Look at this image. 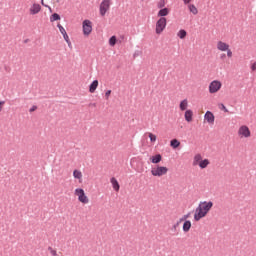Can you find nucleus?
I'll list each match as a JSON object with an SVG mask.
<instances>
[{
	"label": "nucleus",
	"mask_w": 256,
	"mask_h": 256,
	"mask_svg": "<svg viewBox=\"0 0 256 256\" xmlns=\"http://www.w3.org/2000/svg\"><path fill=\"white\" fill-rule=\"evenodd\" d=\"M28 42H29V39L24 40V43H28Z\"/></svg>",
	"instance_id": "49530a36"
},
{
	"label": "nucleus",
	"mask_w": 256,
	"mask_h": 256,
	"mask_svg": "<svg viewBox=\"0 0 256 256\" xmlns=\"http://www.w3.org/2000/svg\"><path fill=\"white\" fill-rule=\"evenodd\" d=\"M181 145V142L177 139H172L170 141V146H172L173 149H177Z\"/></svg>",
	"instance_id": "5701e85b"
},
{
	"label": "nucleus",
	"mask_w": 256,
	"mask_h": 256,
	"mask_svg": "<svg viewBox=\"0 0 256 256\" xmlns=\"http://www.w3.org/2000/svg\"><path fill=\"white\" fill-rule=\"evenodd\" d=\"M43 5V7H47V8H49V5H47V4H42Z\"/></svg>",
	"instance_id": "a18cd8bd"
},
{
	"label": "nucleus",
	"mask_w": 256,
	"mask_h": 256,
	"mask_svg": "<svg viewBox=\"0 0 256 256\" xmlns=\"http://www.w3.org/2000/svg\"><path fill=\"white\" fill-rule=\"evenodd\" d=\"M75 193H85V190H83L82 188H77L75 189Z\"/></svg>",
	"instance_id": "72a5a7b5"
},
{
	"label": "nucleus",
	"mask_w": 256,
	"mask_h": 256,
	"mask_svg": "<svg viewBox=\"0 0 256 256\" xmlns=\"http://www.w3.org/2000/svg\"><path fill=\"white\" fill-rule=\"evenodd\" d=\"M88 107H97V103H89Z\"/></svg>",
	"instance_id": "4c0bfd02"
},
{
	"label": "nucleus",
	"mask_w": 256,
	"mask_h": 256,
	"mask_svg": "<svg viewBox=\"0 0 256 256\" xmlns=\"http://www.w3.org/2000/svg\"><path fill=\"white\" fill-rule=\"evenodd\" d=\"M78 201H80V203H83L84 205H87V203H89V197H87L85 193H79Z\"/></svg>",
	"instance_id": "f8f14e48"
},
{
	"label": "nucleus",
	"mask_w": 256,
	"mask_h": 256,
	"mask_svg": "<svg viewBox=\"0 0 256 256\" xmlns=\"http://www.w3.org/2000/svg\"><path fill=\"white\" fill-rule=\"evenodd\" d=\"M201 161H203V157L201 156V154H196L194 156L193 165H199Z\"/></svg>",
	"instance_id": "6ab92c4d"
},
{
	"label": "nucleus",
	"mask_w": 256,
	"mask_h": 256,
	"mask_svg": "<svg viewBox=\"0 0 256 256\" xmlns=\"http://www.w3.org/2000/svg\"><path fill=\"white\" fill-rule=\"evenodd\" d=\"M48 9H49L50 13H53V9H51V6H48Z\"/></svg>",
	"instance_id": "37998d69"
},
{
	"label": "nucleus",
	"mask_w": 256,
	"mask_h": 256,
	"mask_svg": "<svg viewBox=\"0 0 256 256\" xmlns=\"http://www.w3.org/2000/svg\"><path fill=\"white\" fill-rule=\"evenodd\" d=\"M204 119L210 125H213V123H215V115L211 111H206V113L204 115Z\"/></svg>",
	"instance_id": "6e6552de"
},
{
	"label": "nucleus",
	"mask_w": 256,
	"mask_h": 256,
	"mask_svg": "<svg viewBox=\"0 0 256 256\" xmlns=\"http://www.w3.org/2000/svg\"><path fill=\"white\" fill-rule=\"evenodd\" d=\"M179 223H181V222L179 221V222H177L176 224H174L173 228H174V229H177V227H179Z\"/></svg>",
	"instance_id": "ea45409f"
},
{
	"label": "nucleus",
	"mask_w": 256,
	"mask_h": 256,
	"mask_svg": "<svg viewBox=\"0 0 256 256\" xmlns=\"http://www.w3.org/2000/svg\"><path fill=\"white\" fill-rule=\"evenodd\" d=\"M209 159H204L202 161H200V163L198 164L200 169H207L208 165H209Z\"/></svg>",
	"instance_id": "412c9836"
},
{
	"label": "nucleus",
	"mask_w": 256,
	"mask_h": 256,
	"mask_svg": "<svg viewBox=\"0 0 256 256\" xmlns=\"http://www.w3.org/2000/svg\"><path fill=\"white\" fill-rule=\"evenodd\" d=\"M227 57H233V52L231 51V49H227Z\"/></svg>",
	"instance_id": "473e14b6"
},
{
	"label": "nucleus",
	"mask_w": 256,
	"mask_h": 256,
	"mask_svg": "<svg viewBox=\"0 0 256 256\" xmlns=\"http://www.w3.org/2000/svg\"><path fill=\"white\" fill-rule=\"evenodd\" d=\"M189 217H191V213L189 212L188 214H186V215H183L181 218H180V223L181 222H185V221H187V219L189 218Z\"/></svg>",
	"instance_id": "c756f323"
},
{
	"label": "nucleus",
	"mask_w": 256,
	"mask_h": 256,
	"mask_svg": "<svg viewBox=\"0 0 256 256\" xmlns=\"http://www.w3.org/2000/svg\"><path fill=\"white\" fill-rule=\"evenodd\" d=\"M97 87H99V80H94L89 86V92L95 93V91H97Z\"/></svg>",
	"instance_id": "4468645a"
},
{
	"label": "nucleus",
	"mask_w": 256,
	"mask_h": 256,
	"mask_svg": "<svg viewBox=\"0 0 256 256\" xmlns=\"http://www.w3.org/2000/svg\"><path fill=\"white\" fill-rule=\"evenodd\" d=\"M43 5V7H47V8H49V5H47V4H42Z\"/></svg>",
	"instance_id": "c03bdc74"
},
{
	"label": "nucleus",
	"mask_w": 256,
	"mask_h": 256,
	"mask_svg": "<svg viewBox=\"0 0 256 256\" xmlns=\"http://www.w3.org/2000/svg\"><path fill=\"white\" fill-rule=\"evenodd\" d=\"M221 82L219 80H214L209 85V93H217L221 89Z\"/></svg>",
	"instance_id": "423d86ee"
},
{
	"label": "nucleus",
	"mask_w": 256,
	"mask_h": 256,
	"mask_svg": "<svg viewBox=\"0 0 256 256\" xmlns=\"http://www.w3.org/2000/svg\"><path fill=\"white\" fill-rule=\"evenodd\" d=\"M45 2L43 0H41V5H43Z\"/></svg>",
	"instance_id": "de8ad7c7"
},
{
	"label": "nucleus",
	"mask_w": 256,
	"mask_h": 256,
	"mask_svg": "<svg viewBox=\"0 0 256 256\" xmlns=\"http://www.w3.org/2000/svg\"><path fill=\"white\" fill-rule=\"evenodd\" d=\"M111 7V0H103L100 3V15L101 17H105L107 11H109Z\"/></svg>",
	"instance_id": "20e7f679"
},
{
	"label": "nucleus",
	"mask_w": 256,
	"mask_h": 256,
	"mask_svg": "<svg viewBox=\"0 0 256 256\" xmlns=\"http://www.w3.org/2000/svg\"><path fill=\"white\" fill-rule=\"evenodd\" d=\"M189 103L187 101V99H184L180 102V110L181 111H187V107H188Z\"/></svg>",
	"instance_id": "aec40b11"
},
{
	"label": "nucleus",
	"mask_w": 256,
	"mask_h": 256,
	"mask_svg": "<svg viewBox=\"0 0 256 256\" xmlns=\"http://www.w3.org/2000/svg\"><path fill=\"white\" fill-rule=\"evenodd\" d=\"M167 15H169V8H162L158 11L157 16L158 17H167Z\"/></svg>",
	"instance_id": "f3484780"
},
{
	"label": "nucleus",
	"mask_w": 256,
	"mask_h": 256,
	"mask_svg": "<svg viewBox=\"0 0 256 256\" xmlns=\"http://www.w3.org/2000/svg\"><path fill=\"white\" fill-rule=\"evenodd\" d=\"M57 27L60 33L63 35V38L68 44V46L71 47V40L69 39V35L67 34V31H65V28L61 24H57Z\"/></svg>",
	"instance_id": "0eeeda50"
},
{
	"label": "nucleus",
	"mask_w": 256,
	"mask_h": 256,
	"mask_svg": "<svg viewBox=\"0 0 256 256\" xmlns=\"http://www.w3.org/2000/svg\"><path fill=\"white\" fill-rule=\"evenodd\" d=\"M184 117L187 123H191L193 121V110H186Z\"/></svg>",
	"instance_id": "2eb2a0df"
},
{
	"label": "nucleus",
	"mask_w": 256,
	"mask_h": 256,
	"mask_svg": "<svg viewBox=\"0 0 256 256\" xmlns=\"http://www.w3.org/2000/svg\"><path fill=\"white\" fill-rule=\"evenodd\" d=\"M41 11V5L34 3L30 8V15H37Z\"/></svg>",
	"instance_id": "9d476101"
},
{
	"label": "nucleus",
	"mask_w": 256,
	"mask_h": 256,
	"mask_svg": "<svg viewBox=\"0 0 256 256\" xmlns=\"http://www.w3.org/2000/svg\"><path fill=\"white\" fill-rule=\"evenodd\" d=\"M177 36L179 37V39H185V37H187V31L184 29H181L177 33Z\"/></svg>",
	"instance_id": "b1692460"
},
{
	"label": "nucleus",
	"mask_w": 256,
	"mask_h": 256,
	"mask_svg": "<svg viewBox=\"0 0 256 256\" xmlns=\"http://www.w3.org/2000/svg\"><path fill=\"white\" fill-rule=\"evenodd\" d=\"M217 49L219 51H227L229 49V44H227V43H225L223 41H218Z\"/></svg>",
	"instance_id": "9b49d317"
},
{
	"label": "nucleus",
	"mask_w": 256,
	"mask_h": 256,
	"mask_svg": "<svg viewBox=\"0 0 256 256\" xmlns=\"http://www.w3.org/2000/svg\"><path fill=\"white\" fill-rule=\"evenodd\" d=\"M184 1V5H189L191 3V0H183Z\"/></svg>",
	"instance_id": "58836bf2"
},
{
	"label": "nucleus",
	"mask_w": 256,
	"mask_h": 256,
	"mask_svg": "<svg viewBox=\"0 0 256 256\" xmlns=\"http://www.w3.org/2000/svg\"><path fill=\"white\" fill-rule=\"evenodd\" d=\"M110 96H111V90L106 91L105 93L106 99H109Z\"/></svg>",
	"instance_id": "f704fd0d"
},
{
	"label": "nucleus",
	"mask_w": 256,
	"mask_h": 256,
	"mask_svg": "<svg viewBox=\"0 0 256 256\" xmlns=\"http://www.w3.org/2000/svg\"><path fill=\"white\" fill-rule=\"evenodd\" d=\"M150 160H151V163H154L155 165H157L158 163H161V161L163 160V156H161V154H156L152 156Z\"/></svg>",
	"instance_id": "ddd939ff"
},
{
	"label": "nucleus",
	"mask_w": 256,
	"mask_h": 256,
	"mask_svg": "<svg viewBox=\"0 0 256 256\" xmlns=\"http://www.w3.org/2000/svg\"><path fill=\"white\" fill-rule=\"evenodd\" d=\"M73 177L75 179H81V177H83V173H81V171H79V170H74L73 171Z\"/></svg>",
	"instance_id": "bb28decb"
},
{
	"label": "nucleus",
	"mask_w": 256,
	"mask_h": 256,
	"mask_svg": "<svg viewBox=\"0 0 256 256\" xmlns=\"http://www.w3.org/2000/svg\"><path fill=\"white\" fill-rule=\"evenodd\" d=\"M222 109L225 111V113H227V107H225V105L222 104Z\"/></svg>",
	"instance_id": "79ce46f5"
},
{
	"label": "nucleus",
	"mask_w": 256,
	"mask_h": 256,
	"mask_svg": "<svg viewBox=\"0 0 256 256\" xmlns=\"http://www.w3.org/2000/svg\"><path fill=\"white\" fill-rule=\"evenodd\" d=\"M252 71H256V62H254L251 66Z\"/></svg>",
	"instance_id": "e433bc0d"
},
{
	"label": "nucleus",
	"mask_w": 256,
	"mask_h": 256,
	"mask_svg": "<svg viewBox=\"0 0 256 256\" xmlns=\"http://www.w3.org/2000/svg\"><path fill=\"white\" fill-rule=\"evenodd\" d=\"M167 171H169L168 167L165 166H157L151 170L153 177H163V175H167Z\"/></svg>",
	"instance_id": "f03ea898"
},
{
	"label": "nucleus",
	"mask_w": 256,
	"mask_h": 256,
	"mask_svg": "<svg viewBox=\"0 0 256 256\" xmlns=\"http://www.w3.org/2000/svg\"><path fill=\"white\" fill-rule=\"evenodd\" d=\"M158 9H163L165 7V0H160L157 4Z\"/></svg>",
	"instance_id": "7c9ffc66"
},
{
	"label": "nucleus",
	"mask_w": 256,
	"mask_h": 256,
	"mask_svg": "<svg viewBox=\"0 0 256 256\" xmlns=\"http://www.w3.org/2000/svg\"><path fill=\"white\" fill-rule=\"evenodd\" d=\"M34 111H37V106L33 105L30 109H29V113H33Z\"/></svg>",
	"instance_id": "2f4dec72"
},
{
	"label": "nucleus",
	"mask_w": 256,
	"mask_h": 256,
	"mask_svg": "<svg viewBox=\"0 0 256 256\" xmlns=\"http://www.w3.org/2000/svg\"><path fill=\"white\" fill-rule=\"evenodd\" d=\"M182 229H183L184 233H189V231L191 230V222L189 220H186L183 223Z\"/></svg>",
	"instance_id": "a211bd4d"
},
{
	"label": "nucleus",
	"mask_w": 256,
	"mask_h": 256,
	"mask_svg": "<svg viewBox=\"0 0 256 256\" xmlns=\"http://www.w3.org/2000/svg\"><path fill=\"white\" fill-rule=\"evenodd\" d=\"M238 133L242 135V137H251V130L247 126H241L238 130Z\"/></svg>",
	"instance_id": "1a4fd4ad"
},
{
	"label": "nucleus",
	"mask_w": 256,
	"mask_h": 256,
	"mask_svg": "<svg viewBox=\"0 0 256 256\" xmlns=\"http://www.w3.org/2000/svg\"><path fill=\"white\" fill-rule=\"evenodd\" d=\"M109 45L111 47H115V45H117V36H112L109 39Z\"/></svg>",
	"instance_id": "393cba45"
},
{
	"label": "nucleus",
	"mask_w": 256,
	"mask_h": 256,
	"mask_svg": "<svg viewBox=\"0 0 256 256\" xmlns=\"http://www.w3.org/2000/svg\"><path fill=\"white\" fill-rule=\"evenodd\" d=\"M48 251L50 252L51 256H57V250L53 249V247L49 246Z\"/></svg>",
	"instance_id": "c85d7f7f"
},
{
	"label": "nucleus",
	"mask_w": 256,
	"mask_h": 256,
	"mask_svg": "<svg viewBox=\"0 0 256 256\" xmlns=\"http://www.w3.org/2000/svg\"><path fill=\"white\" fill-rule=\"evenodd\" d=\"M189 11L190 13H192L193 15H197V13H199V10H197V7H195L193 4L189 5Z\"/></svg>",
	"instance_id": "a878e982"
},
{
	"label": "nucleus",
	"mask_w": 256,
	"mask_h": 256,
	"mask_svg": "<svg viewBox=\"0 0 256 256\" xmlns=\"http://www.w3.org/2000/svg\"><path fill=\"white\" fill-rule=\"evenodd\" d=\"M110 182L112 184V187H113L114 191L118 192L119 189H120V186H119V182L115 179V177H112L110 179Z\"/></svg>",
	"instance_id": "dca6fc26"
},
{
	"label": "nucleus",
	"mask_w": 256,
	"mask_h": 256,
	"mask_svg": "<svg viewBox=\"0 0 256 256\" xmlns=\"http://www.w3.org/2000/svg\"><path fill=\"white\" fill-rule=\"evenodd\" d=\"M149 139H150L151 143H155L157 141V136L153 133H150Z\"/></svg>",
	"instance_id": "cd10ccee"
},
{
	"label": "nucleus",
	"mask_w": 256,
	"mask_h": 256,
	"mask_svg": "<svg viewBox=\"0 0 256 256\" xmlns=\"http://www.w3.org/2000/svg\"><path fill=\"white\" fill-rule=\"evenodd\" d=\"M226 57H227V55H225V54L220 55V59H222V60L225 59Z\"/></svg>",
	"instance_id": "a19ab883"
},
{
	"label": "nucleus",
	"mask_w": 256,
	"mask_h": 256,
	"mask_svg": "<svg viewBox=\"0 0 256 256\" xmlns=\"http://www.w3.org/2000/svg\"><path fill=\"white\" fill-rule=\"evenodd\" d=\"M213 207V202L204 201L200 202L198 207L196 208L195 214H194V220L195 221H201L203 217L207 216V213L211 211V208Z\"/></svg>",
	"instance_id": "f257e3e1"
},
{
	"label": "nucleus",
	"mask_w": 256,
	"mask_h": 256,
	"mask_svg": "<svg viewBox=\"0 0 256 256\" xmlns=\"http://www.w3.org/2000/svg\"><path fill=\"white\" fill-rule=\"evenodd\" d=\"M5 105V101H0V113L3 111V106Z\"/></svg>",
	"instance_id": "c9c22d12"
},
{
	"label": "nucleus",
	"mask_w": 256,
	"mask_h": 256,
	"mask_svg": "<svg viewBox=\"0 0 256 256\" xmlns=\"http://www.w3.org/2000/svg\"><path fill=\"white\" fill-rule=\"evenodd\" d=\"M167 27V18L161 17L156 22V34L161 35L162 31H165V28Z\"/></svg>",
	"instance_id": "7ed1b4c3"
},
{
	"label": "nucleus",
	"mask_w": 256,
	"mask_h": 256,
	"mask_svg": "<svg viewBox=\"0 0 256 256\" xmlns=\"http://www.w3.org/2000/svg\"><path fill=\"white\" fill-rule=\"evenodd\" d=\"M82 27L84 35H91V31H93V25L90 20H84L82 23Z\"/></svg>",
	"instance_id": "39448f33"
},
{
	"label": "nucleus",
	"mask_w": 256,
	"mask_h": 256,
	"mask_svg": "<svg viewBox=\"0 0 256 256\" xmlns=\"http://www.w3.org/2000/svg\"><path fill=\"white\" fill-rule=\"evenodd\" d=\"M54 21H61V16L58 13H53L50 16V22L54 23Z\"/></svg>",
	"instance_id": "4be33fe9"
}]
</instances>
